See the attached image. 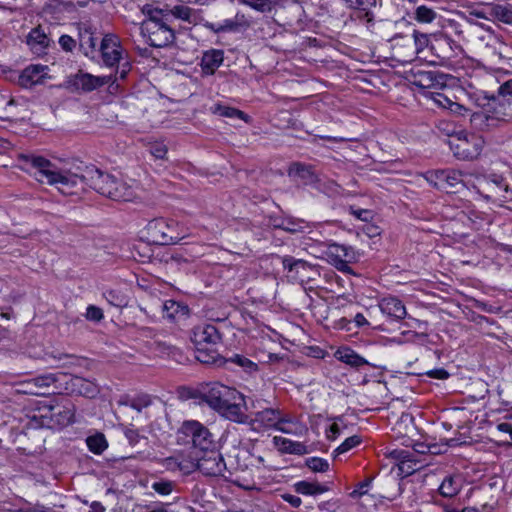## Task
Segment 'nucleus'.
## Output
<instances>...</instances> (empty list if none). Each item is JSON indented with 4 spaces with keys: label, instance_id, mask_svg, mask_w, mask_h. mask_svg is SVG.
Listing matches in <instances>:
<instances>
[{
    "label": "nucleus",
    "instance_id": "nucleus-23",
    "mask_svg": "<svg viewBox=\"0 0 512 512\" xmlns=\"http://www.w3.org/2000/svg\"><path fill=\"white\" fill-rule=\"evenodd\" d=\"M463 482V476L460 473L446 475L438 488V492L445 498H453L461 491Z\"/></svg>",
    "mask_w": 512,
    "mask_h": 512
},
{
    "label": "nucleus",
    "instance_id": "nucleus-18",
    "mask_svg": "<svg viewBox=\"0 0 512 512\" xmlns=\"http://www.w3.org/2000/svg\"><path fill=\"white\" fill-rule=\"evenodd\" d=\"M280 420V410L275 408H264L253 414L252 425L256 429H277Z\"/></svg>",
    "mask_w": 512,
    "mask_h": 512
},
{
    "label": "nucleus",
    "instance_id": "nucleus-21",
    "mask_svg": "<svg viewBox=\"0 0 512 512\" xmlns=\"http://www.w3.org/2000/svg\"><path fill=\"white\" fill-rule=\"evenodd\" d=\"M430 51L436 59L430 60L432 64L443 65L453 57L451 40L449 38H435L430 44Z\"/></svg>",
    "mask_w": 512,
    "mask_h": 512
},
{
    "label": "nucleus",
    "instance_id": "nucleus-4",
    "mask_svg": "<svg viewBox=\"0 0 512 512\" xmlns=\"http://www.w3.org/2000/svg\"><path fill=\"white\" fill-rule=\"evenodd\" d=\"M149 240L158 245H173L186 236L185 227L178 221L169 218H155L145 227Z\"/></svg>",
    "mask_w": 512,
    "mask_h": 512
},
{
    "label": "nucleus",
    "instance_id": "nucleus-6",
    "mask_svg": "<svg viewBox=\"0 0 512 512\" xmlns=\"http://www.w3.org/2000/svg\"><path fill=\"white\" fill-rule=\"evenodd\" d=\"M423 176L430 185L447 193L459 192L465 186L463 173L454 169L430 170Z\"/></svg>",
    "mask_w": 512,
    "mask_h": 512
},
{
    "label": "nucleus",
    "instance_id": "nucleus-46",
    "mask_svg": "<svg viewBox=\"0 0 512 512\" xmlns=\"http://www.w3.org/2000/svg\"><path fill=\"white\" fill-rule=\"evenodd\" d=\"M237 466L241 470H246L250 466H254L255 464L252 462L253 455L249 450H240L236 456Z\"/></svg>",
    "mask_w": 512,
    "mask_h": 512
},
{
    "label": "nucleus",
    "instance_id": "nucleus-54",
    "mask_svg": "<svg viewBox=\"0 0 512 512\" xmlns=\"http://www.w3.org/2000/svg\"><path fill=\"white\" fill-rule=\"evenodd\" d=\"M85 317L89 321L99 322L103 319L104 314L101 308L95 305H89L86 309Z\"/></svg>",
    "mask_w": 512,
    "mask_h": 512
},
{
    "label": "nucleus",
    "instance_id": "nucleus-50",
    "mask_svg": "<svg viewBox=\"0 0 512 512\" xmlns=\"http://www.w3.org/2000/svg\"><path fill=\"white\" fill-rule=\"evenodd\" d=\"M239 3L259 12H265L270 9V0H239Z\"/></svg>",
    "mask_w": 512,
    "mask_h": 512
},
{
    "label": "nucleus",
    "instance_id": "nucleus-7",
    "mask_svg": "<svg viewBox=\"0 0 512 512\" xmlns=\"http://www.w3.org/2000/svg\"><path fill=\"white\" fill-rule=\"evenodd\" d=\"M181 431L191 438L194 448L206 452L218 448L215 436L202 423L190 420L182 424Z\"/></svg>",
    "mask_w": 512,
    "mask_h": 512
},
{
    "label": "nucleus",
    "instance_id": "nucleus-26",
    "mask_svg": "<svg viewBox=\"0 0 512 512\" xmlns=\"http://www.w3.org/2000/svg\"><path fill=\"white\" fill-rule=\"evenodd\" d=\"M70 387L72 392L88 398H94L99 393V388L96 383L79 376H73L70 379Z\"/></svg>",
    "mask_w": 512,
    "mask_h": 512
},
{
    "label": "nucleus",
    "instance_id": "nucleus-8",
    "mask_svg": "<svg viewBox=\"0 0 512 512\" xmlns=\"http://www.w3.org/2000/svg\"><path fill=\"white\" fill-rule=\"evenodd\" d=\"M113 76H94L90 73L79 70L71 74L65 81V87L72 92H91L106 84L113 82Z\"/></svg>",
    "mask_w": 512,
    "mask_h": 512
},
{
    "label": "nucleus",
    "instance_id": "nucleus-40",
    "mask_svg": "<svg viewBox=\"0 0 512 512\" xmlns=\"http://www.w3.org/2000/svg\"><path fill=\"white\" fill-rule=\"evenodd\" d=\"M297 493L303 495H317L326 491V488L318 483H311L308 481H299L294 485Z\"/></svg>",
    "mask_w": 512,
    "mask_h": 512
},
{
    "label": "nucleus",
    "instance_id": "nucleus-24",
    "mask_svg": "<svg viewBox=\"0 0 512 512\" xmlns=\"http://www.w3.org/2000/svg\"><path fill=\"white\" fill-rule=\"evenodd\" d=\"M224 60L222 50L211 49L203 53L201 58V70L205 75H213L217 68L221 66Z\"/></svg>",
    "mask_w": 512,
    "mask_h": 512
},
{
    "label": "nucleus",
    "instance_id": "nucleus-27",
    "mask_svg": "<svg viewBox=\"0 0 512 512\" xmlns=\"http://www.w3.org/2000/svg\"><path fill=\"white\" fill-rule=\"evenodd\" d=\"M288 174L291 177L300 179L305 185L317 182V176L311 165L299 162L293 163L289 167Z\"/></svg>",
    "mask_w": 512,
    "mask_h": 512
},
{
    "label": "nucleus",
    "instance_id": "nucleus-43",
    "mask_svg": "<svg viewBox=\"0 0 512 512\" xmlns=\"http://www.w3.org/2000/svg\"><path fill=\"white\" fill-rule=\"evenodd\" d=\"M278 431L285 433V434H291L295 436H303L307 433L308 428L306 425L302 423H293L289 425H279L277 426Z\"/></svg>",
    "mask_w": 512,
    "mask_h": 512
},
{
    "label": "nucleus",
    "instance_id": "nucleus-30",
    "mask_svg": "<svg viewBox=\"0 0 512 512\" xmlns=\"http://www.w3.org/2000/svg\"><path fill=\"white\" fill-rule=\"evenodd\" d=\"M275 227L289 233H303L308 228V224L303 219L285 217L280 219Z\"/></svg>",
    "mask_w": 512,
    "mask_h": 512
},
{
    "label": "nucleus",
    "instance_id": "nucleus-12",
    "mask_svg": "<svg viewBox=\"0 0 512 512\" xmlns=\"http://www.w3.org/2000/svg\"><path fill=\"white\" fill-rule=\"evenodd\" d=\"M56 381L57 377L55 374L47 373L40 375L22 382L18 392L29 395L44 396L51 393V388Z\"/></svg>",
    "mask_w": 512,
    "mask_h": 512
},
{
    "label": "nucleus",
    "instance_id": "nucleus-15",
    "mask_svg": "<svg viewBox=\"0 0 512 512\" xmlns=\"http://www.w3.org/2000/svg\"><path fill=\"white\" fill-rule=\"evenodd\" d=\"M489 100L487 111L491 115V121L496 125L512 119V99H500L496 95L486 96Z\"/></svg>",
    "mask_w": 512,
    "mask_h": 512
},
{
    "label": "nucleus",
    "instance_id": "nucleus-25",
    "mask_svg": "<svg viewBox=\"0 0 512 512\" xmlns=\"http://www.w3.org/2000/svg\"><path fill=\"white\" fill-rule=\"evenodd\" d=\"M273 443L281 453L301 456L308 454L310 452L308 447L304 443L293 441L291 439L284 438L281 436H275L273 438Z\"/></svg>",
    "mask_w": 512,
    "mask_h": 512
},
{
    "label": "nucleus",
    "instance_id": "nucleus-22",
    "mask_svg": "<svg viewBox=\"0 0 512 512\" xmlns=\"http://www.w3.org/2000/svg\"><path fill=\"white\" fill-rule=\"evenodd\" d=\"M378 306L383 314L393 320H402L407 314L403 302L397 297H384Z\"/></svg>",
    "mask_w": 512,
    "mask_h": 512
},
{
    "label": "nucleus",
    "instance_id": "nucleus-52",
    "mask_svg": "<svg viewBox=\"0 0 512 512\" xmlns=\"http://www.w3.org/2000/svg\"><path fill=\"white\" fill-rule=\"evenodd\" d=\"M360 442H361V439L357 435L348 437L345 439V441L339 447L336 448L335 453H337V454L345 453V452L351 450L352 448L356 447L358 444H360Z\"/></svg>",
    "mask_w": 512,
    "mask_h": 512
},
{
    "label": "nucleus",
    "instance_id": "nucleus-39",
    "mask_svg": "<svg viewBox=\"0 0 512 512\" xmlns=\"http://www.w3.org/2000/svg\"><path fill=\"white\" fill-rule=\"evenodd\" d=\"M97 47V38L90 31L80 34V48L86 56H91Z\"/></svg>",
    "mask_w": 512,
    "mask_h": 512
},
{
    "label": "nucleus",
    "instance_id": "nucleus-64",
    "mask_svg": "<svg viewBox=\"0 0 512 512\" xmlns=\"http://www.w3.org/2000/svg\"><path fill=\"white\" fill-rule=\"evenodd\" d=\"M282 498L289 503L292 507H299L302 503V500L300 497L292 494H284Z\"/></svg>",
    "mask_w": 512,
    "mask_h": 512
},
{
    "label": "nucleus",
    "instance_id": "nucleus-17",
    "mask_svg": "<svg viewBox=\"0 0 512 512\" xmlns=\"http://www.w3.org/2000/svg\"><path fill=\"white\" fill-rule=\"evenodd\" d=\"M282 264L291 278L301 282L310 279L309 272L313 270V266L310 263L292 256H284Z\"/></svg>",
    "mask_w": 512,
    "mask_h": 512
},
{
    "label": "nucleus",
    "instance_id": "nucleus-11",
    "mask_svg": "<svg viewBox=\"0 0 512 512\" xmlns=\"http://www.w3.org/2000/svg\"><path fill=\"white\" fill-rule=\"evenodd\" d=\"M409 81L420 89H436L446 86L447 75L433 70L413 69Z\"/></svg>",
    "mask_w": 512,
    "mask_h": 512
},
{
    "label": "nucleus",
    "instance_id": "nucleus-5",
    "mask_svg": "<svg viewBox=\"0 0 512 512\" xmlns=\"http://www.w3.org/2000/svg\"><path fill=\"white\" fill-rule=\"evenodd\" d=\"M484 143V139L477 134L459 131L456 139L450 142V147L458 159L473 160L481 154Z\"/></svg>",
    "mask_w": 512,
    "mask_h": 512
},
{
    "label": "nucleus",
    "instance_id": "nucleus-32",
    "mask_svg": "<svg viewBox=\"0 0 512 512\" xmlns=\"http://www.w3.org/2000/svg\"><path fill=\"white\" fill-rule=\"evenodd\" d=\"M335 355L338 360L352 367L358 368L367 364V361L363 357L356 354L353 350L349 348L340 349L336 352Z\"/></svg>",
    "mask_w": 512,
    "mask_h": 512
},
{
    "label": "nucleus",
    "instance_id": "nucleus-14",
    "mask_svg": "<svg viewBox=\"0 0 512 512\" xmlns=\"http://www.w3.org/2000/svg\"><path fill=\"white\" fill-rule=\"evenodd\" d=\"M103 63L108 67L117 65L122 57L119 38L114 34H106L100 44Z\"/></svg>",
    "mask_w": 512,
    "mask_h": 512
},
{
    "label": "nucleus",
    "instance_id": "nucleus-33",
    "mask_svg": "<svg viewBox=\"0 0 512 512\" xmlns=\"http://www.w3.org/2000/svg\"><path fill=\"white\" fill-rule=\"evenodd\" d=\"M470 121L472 126L478 130H489L497 126L495 121H491V115L487 109L473 113Z\"/></svg>",
    "mask_w": 512,
    "mask_h": 512
},
{
    "label": "nucleus",
    "instance_id": "nucleus-58",
    "mask_svg": "<svg viewBox=\"0 0 512 512\" xmlns=\"http://www.w3.org/2000/svg\"><path fill=\"white\" fill-rule=\"evenodd\" d=\"M351 214L354 215L356 218L362 220V221H370L373 218V213L371 210L368 209H355L354 207H351Z\"/></svg>",
    "mask_w": 512,
    "mask_h": 512
},
{
    "label": "nucleus",
    "instance_id": "nucleus-34",
    "mask_svg": "<svg viewBox=\"0 0 512 512\" xmlns=\"http://www.w3.org/2000/svg\"><path fill=\"white\" fill-rule=\"evenodd\" d=\"M86 444L90 452L100 455L108 447V442L103 433L97 432L86 438Z\"/></svg>",
    "mask_w": 512,
    "mask_h": 512
},
{
    "label": "nucleus",
    "instance_id": "nucleus-35",
    "mask_svg": "<svg viewBox=\"0 0 512 512\" xmlns=\"http://www.w3.org/2000/svg\"><path fill=\"white\" fill-rule=\"evenodd\" d=\"M27 43L31 49L40 52L48 46L49 39L40 29H33L27 37Z\"/></svg>",
    "mask_w": 512,
    "mask_h": 512
},
{
    "label": "nucleus",
    "instance_id": "nucleus-36",
    "mask_svg": "<svg viewBox=\"0 0 512 512\" xmlns=\"http://www.w3.org/2000/svg\"><path fill=\"white\" fill-rule=\"evenodd\" d=\"M350 9L359 10L364 13L367 21H372L371 9L376 6V0H344Z\"/></svg>",
    "mask_w": 512,
    "mask_h": 512
},
{
    "label": "nucleus",
    "instance_id": "nucleus-29",
    "mask_svg": "<svg viewBox=\"0 0 512 512\" xmlns=\"http://www.w3.org/2000/svg\"><path fill=\"white\" fill-rule=\"evenodd\" d=\"M489 14L491 17L506 25H512V5L505 4H492L490 6Z\"/></svg>",
    "mask_w": 512,
    "mask_h": 512
},
{
    "label": "nucleus",
    "instance_id": "nucleus-31",
    "mask_svg": "<svg viewBox=\"0 0 512 512\" xmlns=\"http://www.w3.org/2000/svg\"><path fill=\"white\" fill-rule=\"evenodd\" d=\"M189 309L186 305L174 300H167L163 304L164 317L174 320L180 316L188 315Z\"/></svg>",
    "mask_w": 512,
    "mask_h": 512
},
{
    "label": "nucleus",
    "instance_id": "nucleus-13",
    "mask_svg": "<svg viewBox=\"0 0 512 512\" xmlns=\"http://www.w3.org/2000/svg\"><path fill=\"white\" fill-rule=\"evenodd\" d=\"M190 339L196 348H208L218 344L221 335L214 325L204 323L192 329Z\"/></svg>",
    "mask_w": 512,
    "mask_h": 512
},
{
    "label": "nucleus",
    "instance_id": "nucleus-3",
    "mask_svg": "<svg viewBox=\"0 0 512 512\" xmlns=\"http://www.w3.org/2000/svg\"><path fill=\"white\" fill-rule=\"evenodd\" d=\"M146 19L141 23V34L156 48L166 47L174 42V30L164 21L162 10L145 5L142 9Z\"/></svg>",
    "mask_w": 512,
    "mask_h": 512
},
{
    "label": "nucleus",
    "instance_id": "nucleus-45",
    "mask_svg": "<svg viewBox=\"0 0 512 512\" xmlns=\"http://www.w3.org/2000/svg\"><path fill=\"white\" fill-rule=\"evenodd\" d=\"M218 356V353L214 350L208 351V348H196V359L201 363H216Z\"/></svg>",
    "mask_w": 512,
    "mask_h": 512
},
{
    "label": "nucleus",
    "instance_id": "nucleus-55",
    "mask_svg": "<svg viewBox=\"0 0 512 512\" xmlns=\"http://www.w3.org/2000/svg\"><path fill=\"white\" fill-rule=\"evenodd\" d=\"M372 479L368 478L357 484L356 488L350 493V497L359 498L367 494L368 489L371 485Z\"/></svg>",
    "mask_w": 512,
    "mask_h": 512
},
{
    "label": "nucleus",
    "instance_id": "nucleus-51",
    "mask_svg": "<svg viewBox=\"0 0 512 512\" xmlns=\"http://www.w3.org/2000/svg\"><path fill=\"white\" fill-rule=\"evenodd\" d=\"M193 10L184 5H177L171 9V14L181 20L190 22Z\"/></svg>",
    "mask_w": 512,
    "mask_h": 512
},
{
    "label": "nucleus",
    "instance_id": "nucleus-44",
    "mask_svg": "<svg viewBox=\"0 0 512 512\" xmlns=\"http://www.w3.org/2000/svg\"><path fill=\"white\" fill-rule=\"evenodd\" d=\"M435 17V11L425 5L417 7L415 11V19L422 23H431Z\"/></svg>",
    "mask_w": 512,
    "mask_h": 512
},
{
    "label": "nucleus",
    "instance_id": "nucleus-60",
    "mask_svg": "<svg viewBox=\"0 0 512 512\" xmlns=\"http://www.w3.org/2000/svg\"><path fill=\"white\" fill-rule=\"evenodd\" d=\"M425 375H427L430 378L444 380L447 379L450 374L444 368H436L425 372Z\"/></svg>",
    "mask_w": 512,
    "mask_h": 512
},
{
    "label": "nucleus",
    "instance_id": "nucleus-63",
    "mask_svg": "<svg viewBox=\"0 0 512 512\" xmlns=\"http://www.w3.org/2000/svg\"><path fill=\"white\" fill-rule=\"evenodd\" d=\"M438 128H439V130L443 131L448 136L455 135L457 137L458 132H456L455 126L451 123L444 122V121L440 122L438 125Z\"/></svg>",
    "mask_w": 512,
    "mask_h": 512
},
{
    "label": "nucleus",
    "instance_id": "nucleus-38",
    "mask_svg": "<svg viewBox=\"0 0 512 512\" xmlns=\"http://www.w3.org/2000/svg\"><path fill=\"white\" fill-rule=\"evenodd\" d=\"M227 362H231L242 368L244 372H246L248 375H253L258 372V364L250 360L249 358L240 355L235 354L232 357H230Z\"/></svg>",
    "mask_w": 512,
    "mask_h": 512
},
{
    "label": "nucleus",
    "instance_id": "nucleus-42",
    "mask_svg": "<svg viewBox=\"0 0 512 512\" xmlns=\"http://www.w3.org/2000/svg\"><path fill=\"white\" fill-rule=\"evenodd\" d=\"M104 297L107 302L115 307H124L127 305L126 296L118 290H108L104 292Z\"/></svg>",
    "mask_w": 512,
    "mask_h": 512
},
{
    "label": "nucleus",
    "instance_id": "nucleus-62",
    "mask_svg": "<svg viewBox=\"0 0 512 512\" xmlns=\"http://www.w3.org/2000/svg\"><path fill=\"white\" fill-rule=\"evenodd\" d=\"M61 416L62 424H70L74 422V410L71 408H65L63 412H59Z\"/></svg>",
    "mask_w": 512,
    "mask_h": 512
},
{
    "label": "nucleus",
    "instance_id": "nucleus-37",
    "mask_svg": "<svg viewBox=\"0 0 512 512\" xmlns=\"http://www.w3.org/2000/svg\"><path fill=\"white\" fill-rule=\"evenodd\" d=\"M211 110L214 114H218L222 117L238 118L244 120L245 122H248L249 119V117L243 111L226 105L215 104L211 107Z\"/></svg>",
    "mask_w": 512,
    "mask_h": 512
},
{
    "label": "nucleus",
    "instance_id": "nucleus-57",
    "mask_svg": "<svg viewBox=\"0 0 512 512\" xmlns=\"http://www.w3.org/2000/svg\"><path fill=\"white\" fill-rule=\"evenodd\" d=\"M167 147L165 144L157 142L151 145L150 147V153L156 158V159H164L167 154Z\"/></svg>",
    "mask_w": 512,
    "mask_h": 512
},
{
    "label": "nucleus",
    "instance_id": "nucleus-47",
    "mask_svg": "<svg viewBox=\"0 0 512 512\" xmlns=\"http://www.w3.org/2000/svg\"><path fill=\"white\" fill-rule=\"evenodd\" d=\"M306 465L313 472H326L329 469L328 461L319 457L308 458Z\"/></svg>",
    "mask_w": 512,
    "mask_h": 512
},
{
    "label": "nucleus",
    "instance_id": "nucleus-53",
    "mask_svg": "<svg viewBox=\"0 0 512 512\" xmlns=\"http://www.w3.org/2000/svg\"><path fill=\"white\" fill-rule=\"evenodd\" d=\"M152 489L160 495H169L173 490V482L161 480L152 484Z\"/></svg>",
    "mask_w": 512,
    "mask_h": 512
},
{
    "label": "nucleus",
    "instance_id": "nucleus-16",
    "mask_svg": "<svg viewBox=\"0 0 512 512\" xmlns=\"http://www.w3.org/2000/svg\"><path fill=\"white\" fill-rule=\"evenodd\" d=\"M48 66L32 64L27 66L18 76V84L23 88H30L37 84L44 83L48 78Z\"/></svg>",
    "mask_w": 512,
    "mask_h": 512
},
{
    "label": "nucleus",
    "instance_id": "nucleus-59",
    "mask_svg": "<svg viewBox=\"0 0 512 512\" xmlns=\"http://www.w3.org/2000/svg\"><path fill=\"white\" fill-rule=\"evenodd\" d=\"M59 44L64 51L71 52L75 46V40L69 35H62L59 38Z\"/></svg>",
    "mask_w": 512,
    "mask_h": 512
},
{
    "label": "nucleus",
    "instance_id": "nucleus-41",
    "mask_svg": "<svg viewBox=\"0 0 512 512\" xmlns=\"http://www.w3.org/2000/svg\"><path fill=\"white\" fill-rule=\"evenodd\" d=\"M412 39L414 41L415 54L420 55L424 52L426 48L430 49V44L432 41L429 39V36L427 34L414 30L412 34Z\"/></svg>",
    "mask_w": 512,
    "mask_h": 512
},
{
    "label": "nucleus",
    "instance_id": "nucleus-48",
    "mask_svg": "<svg viewBox=\"0 0 512 512\" xmlns=\"http://www.w3.org/2000/svg\"><path fill=\"white\" fill-rule=\"evenodd\" d=\"M167 462H168V465H170V466L177 465L179 470L182 471L185 474H188V473H190V472H192V471L197 469L196 460L195 461L194 460H192V461H187V460L178 461L176 458H168Z\"/></svg>",
    "mask_w": 512,
    "mask_h": 512
},
{
    "label": "nucleus",
    "instance_id": "nucleus-19",
    "mask_svg": "<svg viewBox=\"0 0 512 512\" xmlns=\"http://www.w3.org/2000/svg\"><path fill=\"white\" fill-rule=\"evenodd\" d=\"M507 191V185L503 178L494 175L491 179H484L478 188V192L486 199L496 201Z\"/></svg>",
    "mask_w": 512,
    "mask_h": 512
},
{
    "label": "nucleus",
    "instance_id": "nucleus-2",
    "mask_svg": "<svg viewBox=\"0 0 512 512\" xmlns=\"http://www.w3.org/2000/svg\"><path fill=\"white\" fill-rule=\"evenodd\" d=\"M199 399L212 410L230 421L244 423L246 416L242 411L244 396L237 389L220 382H209L198 388Z\"/></svg>",
    "mask_w": 512,
    "mask_h": 512
},
{
    "label": "nucleus",
    "instance_id": "nucleus-1",
    "mask_svg": "<svg viewBox=\"0 0 512 512\" xmlns=\"http://www.w3.org/2000/svg\"><path fill=\"white\" fill-rule=\"evenodd\" d=\"M18 159L20 167L41 183L60 185L62 188L84 183L99 194L116 201H130L134 197L131 186L95 166L86 167L82 175H77L58 171L53 163L39 155L19 154Z\"/></svg>",
    "mask_w": 512,
    "mask_h": 512
},
{
    "label": "nucleus",
    "instance_id": "nucleus-10",
    "mask_svg": "<svg viewBox=\"0 0 512 512\" xmlns=\"http://www.w3.org/2000/svg\"><path fill=\"white\" fill-rule=\"evenodd\" d=\"M196 466L205 476L227 478L226 463L217 448L203 452V455L196 459Z\"/></svg>",
    "mask_w": 512,
    "mask_h": 512
},
{
    "label": "nucleus",
    "instance_id": "nucleus-49",
    "mask_svg": "<svg viewBox=\"0 0 512 512\" xmlns=\"http://www.w3.org/2000/svg\"><path fill=\"white\" fill-rule=\"evenodd\" d=\"M430 98L434 104L444 109H451L455 103L451 101L447 96L439 92H430Z\"/></svg>",
    "mask_w": 512,
    "mask_h": 512
},
{
    "label": "nucleus",
    "instance_id": "nucleus-9",
    "mask_svg": "<svg viewBox=\"0 0 512 512\" xmlns=\"http://www.w3.org/2000/svg\"><path fill=\"white\" fill-rule=\"evenodd\" d=\"M326 255L329 263L344 273H351L349 263L356 262L359 258V254L354 248L337 243L328 245Z\"/></svg>",
    "mask_w": 512,
    "mask_h": 512
},
{
    "label": "nucleus",
    "instance_id": "nucleus-28",
    "mask_svg": "<svg viewBox=\"0 0 512 512\" xmlns=\"http://www.w3.org/2000/svg\"><path fill=\"white\" fill-rule=\"evenodd\" d=\"M119 405L128 406L137 412L149 407L152 404V398L148 394H140L135 397L124 396L119 400Z\"/></svg>",
    "mask_w": 512,
    "mask_h": 512
},
{
    "label": "nucleus",
    "instance_id": "nucleus-61",
    "mask_svg": "<svg viewBox=\"0 0 512 512\" xmlns=\"http://www.w3.org/2000/svg\"><path fill=\"white\" fill-rule=\"evenodd\" d=\"M236 28L237 24L233 20L227 19L223 22V24H218L217 29H215V33L233 31Z\"/></svg>",
    "mask_w": 512,
    "mask_h": 512
},
{
    "label": "nucleus",
    "instance_id": "nucleus-56",
    "mask_svg": "<svg viewBox=\"0 0 512 512\" xmlns=\"http://www.w3.org/2000/svg\"><path fill=\"white\" fill-rule=\"evenodd\" d=\"M497 93V96L500 98L507 100L506 98L509 97L508 99H512V79H508L500 84Z\"/></svg>",
    "mask_w": 512,
    "mask_h": 512
},
{
    "label": "nucleus",
    "instance_id": "nucleus-20",
    "mask_svg": "<svg viewBox=\"0 0 512 512\" xmlns=\"http://www.w3.org/2000/svg\"><path fill=\"white\" fill-rule=\"evenodd\" d=\"M389 456L398 461L399 469L407 475L419 470L422 465L419 460L414 458V453L406 449H394L389 452Z\"/></svg>",
    "mask_w": 512,
    "mask_h": 512
}]
</instances>
